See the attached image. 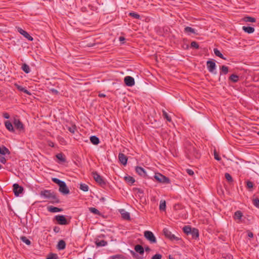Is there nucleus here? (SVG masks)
<instances>
[{"mask_svg": "<svg viewBox=\"0 0 259 259\" xmlns=\"http://www.w3.org/2000/svg\"><path fill=\"white\" fill-rule=\"evenodd\" d=\"M51 92L54 93V94H58V91L56 90V89H52L51 90Z\"/></svg>", "mask_w": 259, "mask_h": 259, "instance_id": "58", "label": "nucleus"}, {"mask_svg": "<svg viewBox=\"0 0 259 259\" xmlns=\"http://www.w3.org/2000/svg\"><path fill=\"white\" fill-rule=\"evenodd\" d=\"M225 178L226 179V180L229 182H233V179H232L231 176L229 173H226L225 174Z\"/></svg>", "mask_w": 259, "mask_h": 259, "instance_id": "45", "label": "nucleus"}, {"mask_svg": "<svg viewBox=\"0 0 259 259\" xmlns=\"http://www.w3.org/2000/svg\"><path fill=\"white\" fill-rule=\"evenodd\" d=\"M79 188L84 192H87L89 190V186L85 184H81Z\"/></svg>", "mask_w": 259, "mask_h": 259, "instance_id": "38", "label": "nucleus"}, {"mask_svg": "<svg viewBox=\"0 0 259 259\" xmlns=\"http://www.w3.org/2000/svg\"><path fill=\"white\" fill-rule=\"evenodd\" d=\"M56 157L62 162H65L66 160L62 153H58L56 155Z\"/></svg>", "mask_w": 259, "mask_h": 259, "instance_id": "42", "label": "nucleus"}, {"mask_svg": "<svg viewBox=\"0 0 259 259\" xmlns=\"http://www.w3.org/2000/svg\"><path fill=\"white\" fill-rule=\"evenodd\" d=\"M68 130L72 134H74L76 130V126L75 125H74L71 127H68Z\"/></svg>", "mask_w": 259, "mask_h": 259, "instance_id": "49", "label": "nucleus"}, {"mask_svg": "<svg viewBox=\"0 0 259 259\" xmlns=\"http://www.w3.org/2000/svg\"><path fill=\"white\" fill-rule=\"evenodd\" d=\"M120 212L123 219L126 220H130V214L129 212L126 211L124 209H121Z\"/></svg>", "mask_w": 259, "mask_h": 259, "instance_id": "17", "label": "nucleus"}, {"mask_svg": "<svg viewBox=\"0 0 259 259\" xmlns=\"http://www.w3.org/2000/svg\"><path fill=\"white\" fill-rule=\"evenodd\" d=\"M131 253L132 254V256L136 259H144L143 257L140 256L137 253L133 250L131 251Z\"/></svg>", "mask_w": 259, "mask_h": 259, "instance_id": "44", "label": "nucleus"}, {"mask_svg": "<svg viewBox=\"0 0 259 259\" xmlns=\"http://www.w3.org/2000/svg\"><path fill=\"white\" fill-rule=\"evenodd\" d=\"M166 208V202L165 200H161L159 205V209L161 210H165Z\"/></svg>", "mask_w": 259, "mask_h": 259, "instance_id": "37", "label": "nucleus"}, {"mask_svg": "<svg viewBox=\"0 0 259 259\" xmlns=\"http://www.w3.org/2000/svg\"><path fill=\"white\" fill-rule=\"evenodd\" d=\"M163 233L164 236L169 239L170 240H179V238L178 237H176L173 234H171V233L170 231L168 230L167 228H164L163 230Z\"/></svg>", "mask_w": 259, "mask_h": 259, "instance_id": "7", "label": "nucleus"}, {"mask_svg": "<svg viewBox=\"0 0 259 259\" xmlns=\"http://www.w3.org/2000/svg\"><path fill=\"white\" fill-rule=\"evenodd\" d=\"M124 81L125 84L128 87H132L135 84L134 78L130 76H126L124 77Z\"/></svg>", "mask_w": 259, "mask_h": 259, "instance_id": "11", "label": "nucleus"}, {"mask_svg": "<svg viewBox=\"0 0 259 259\" xmlns=\"http://www.w3.org/2000/svg\"><path fill=\"white\" fill-rule=\"evenodd\" d=\"M162 255L160 254H156L152 257L151 259H161Z\"/></svg>", "mask_w": 259, "mask_h": 259, "instance_id": "51", "label": "nucleus"}, {"mask_svg": "<svg viewBox=\"0 0 259 259\" xmlns=\"http://www.w3.org/2000/svg\"><path fill=\"white\" fill-rule=\"evenodd\" d=\"M119 40L120 41H123L125 40V38L123 36H120L119 38Z\"/></svg>", "mask_w": 259, "mask_h": 259, "instance_id": "60", "label": "nucleus"}, {"mask_svg": "<svg viewBox=\"0 0 259 259\" xmlns=\"http://www.w3.org/2000/svg\"><path fill=\"white\" fill-rule=\"evenodd\" d=\"M18 32L21 34L23 35L25 38L28 39L29 40H33V37L31 36H30L29 34V33L28 32H27L26 31H25L24 30H23L22 28L19 27L18 28Z\"/></svg>", "mask_w": 259, "mask_h": 259, "instance_id": "13", "label": "nucleus"}, {"mask_svg": "<svg viewBox=\"0 0 259 259\" xmlns=\"http://www.w3.org/2000/svg\"><path fill=\"white\" fill-rule=\"evenodd\" d=\"M187 172L190 175V176H193L194 175V171L190 169H187L186 170Z\"/></svg>", "mask_w": 259, "mask_h": 259, "instance_id": "54", "label": "nucleus"}, {"mask_svg": "<svg viewBox=\"0 0 259 259\" xmlns=\"http://www.w3.org/2000/svg\"><path fill=\"white\" fill-rule=\"evenodd\" d=\"M5 125L8 130H9L10 132H14L13 126L12 123L10 121H9V120L6 121L5 122Z\"/></svg>", "mask_w": 259, "mask_h": 259, "instance_id": "20", "label": "nucleus"}, {"mask_svg": "<svg viewBox=\"0 0 259 259\" xmlns=\"http://www.w3.org/2000/svg\"><path fill=\"white\" fill-rule=\"evenodd\" d=\"M52 181L53 182H54L55 183L58 184L59 185V186H60L64 182V181H61L56 178H52Z\"/></svg>", "mask_w": 259, "mask_h": 259, "instance_id": "40", "label": "nucleus"}, {"mask_svg": "<svg viewBox=\"0 0 259 259\" xmlns=\"http://www.w3.org/2000/svg\"><path fill=\"white\" fill-rule=\"evenodd\" d=\"M214 158L218 161L221 159V158L219 156L215 150L214 151Z\"/></svg>", "mask_w": 259, "mask_h": 259, "instance_id": "52", "label": "nucleus"}, {"mask_svg": "<svg viewBox=\"0 0 259 259\" xmlns=\"http://www.w3.org/2000/svg\"><path fill=\"white\" fill-rule=\"evenodd\" d=\"M206 66L209 72L216 74L217 72L215 71L216 69V64L214 61L208 60L206 62Z\"/></svg>", "mask_w": 259, "mask_h": 259, "instance_id": "5", "label": "nucleus"}, {"mask_svg": "<svg viewBox=\"0 0 259 259\" xmlns=\"http://www.w3.org/2000/svg\"><path fill=\"white\" fill-rule=\"evenodd\" d=\"M145 249L146 251H149L150 250V248L148 246L145 247Z\"/></svg>", "mask_w": 259, "mask_h": 259, "instance_id": "62", "label": "nucleus"}, {"mask_svg": "<svg viewBox=\"0 0 259 259\" xmlns=\"http://www.w3.org/2000/svg\"><path fill=\"white\" fill-rule=\"evenodd\" d=\"M118 256H114L113 257V259H118Z\"/></svg>", "mask_w": 259, "mask_h": 259, "instance_id": "64", "label": "nucleus"}, {"mask_svg": "<svg viewBox=\"0 0 259 259\" xmlns=\"http://www.w3.org/2000/svg\"><path fill=\"white\" fill-rule=\"evenodd\" d=\"M11 153L9 150L5 146L3 145L0 146V154L3 155L6 154L10 155Z\"/></svg>", "mask_w": 259, "mask_h": 259, "instance_id": "19", "label": "nucleus"}, {"mask_svg": "<svg viewBox=\"0 0 259 259\" xmlns=\"http://www.w3.org/2000/svg\"><path fill=\"white\" fill-rule=\"evenodd\" d=\"M3 117L6 119H9L10 118V115L8 113L5 112L3 113Z\"/></svg>", "mask_w": 259, "mask_h": 259, "instance_id": "55", "label": "nucleus"}, {"mask_svg": "<svg viewBox=\"0 0 259 259\" xmlns=\"http://www.w3.org/2000/svg\"><path fill=\"white\" fill-rule=\"evenodd\" d=\"M40 195L41 196L49 199L51 203H57L60 202L56 194L51 190H45L41 191L40 193Z\"/></svg>", "mask_w": 259, "mask_h": 259, "instance_id": "1", "label": "nucleus"}, {"mask_svg": "<svg viewBox=\"0 0 259 259\" xmlns=\"http://www.w3.org/2000/svg\"><path fill=\"white\" fill-rule=\"evenodd\" d=\"M186 152L188 157L190 159L193 157L197 159L200 157V154L192 144H189L186 147Z\"/></svg>", "mask_w": 259, "mask_h": 259, "instance_id": "2", "label": "nucleus"}, {"mask_svg": "<svg viewBox=\"0 0 259 259\" xmlns=\"http://www.w3.org/2000/svg\"><path fill=\"white\" fill-rule=\"evenodd\" d=\"M99 96L100 97H105L106 95L104 94H99Z\"/></svg>", "mask_w": 259, "mask_h": 259, "instance_id": "61", "label": "nucleus"}, {"mask_svg": "<svg viewBox=\"0 0 259 259\" xmlns=\"http://www.w3.org/2000/svg\"><path fill=\"white\" fill-rule=\"evenodd\" d=\"M135 250L137 252H138L140 254H143L144 253V249L143 247L141 245H136L135 246Z\"/></svg>", "mask_w": 259, "mask_h": 259, "instance_id": "21", "label": "nucleus"}, {"mask_svg": "<svg viewBox=\"0 0 259 259\" xmlns=\"http://www.w3.org/2000/svg\"><path fill=\"white\" fill-rule=\"evenodd\" d=\"M129 16L133 17L134 18L139 19H140V15L135 12H131L129 14Z\"/></svg>", "mask_w": 259, "mask_h": 259, "instance_id": "41", "label": "nucleus"}, {"mask_svg": "<svg viewBox=\"0 0 259 259\" xmlns=\"http://www.w3.org/2000/svg\"><path fill=\"white\" fill-rule=\"evenodd\" d=\"M247 235L250 238H252L253 237V233L250 231L248 232Z\"/></svg>", "mask_w": 259, "mask_h": 259, "instance_id": "57", "label": "nucleus"}, {"mask_svg": "<svg viewBox=\"0 0 259 259\" xmlns=\"http://www.w3.org/2000/svg\"><path fill=\"white\" fill-rule=\"evenodd\" d=\"M16 88L20 91L24 92L27 95H30L31 93L27 90H26L25 88L23 87L21 85H18L17 84H15Z\"/></svg>", "mask_w": 259, "mask_h": 259, "instance_id": "23", "label": "nucleus"}, {"mask_svg": "<svg viewBox=\"0 0 259 259\" xmlns=\"http://www.w3.org/2000/svg\"><path fill=\"white\" fill-rule=\"evenodd\" d=\"M20 240L28 245L31 244V241L25 236H23L20 237Z\"/></svg>", "mask_w": 259, "mask_h": 259, "instance_id": "36", "label": "nucleus"}, {"mask_svg": "<svg viewBox=\"0 0 259 259\" xmlns=\"http://www.w3.org/2000/svg\"><path fill=\"white\" fill-rule=\"evenodd\" d=\"M13 191L16 196H18L23 191V188L20 186L18 184H14L13 186Z\"/></svg>", "mask_w": 259, "mask_h": 259, "instance_id": "9", "label": "nucleus"}, {"mask_svg": "<svg viewBox=\"0 0 259 259\" xmlns=\"http://www.w3.org/2000/svg\"><path fill=\"white\" fill-rule=\"evenodd\" d=\"M92 175L95 181L101 186L105 185V182L103 178L96 171L92 172Z\"/></svg>", "mask_w": 259, "mask_h": 259, "instance_id": "6", "label": "nucleus"}, {"mask_svg": "<svg viewBox=\"0 0 259 259\" xmlns=\"http://www.w3.org/2000/svg\"><path fill=\"white\" fill-rule=\"evenodd\" d=\"M179 206H180V205H179V204H176V205H175V206H174V208H175V209H177V207H179Z\"/></svg>", "mask_w": 259, "mask_h": 259, "instance_id": "63", "label": "nucleus"}, {"mask_svg": "<svg viewBox=\"0 0 259 259\" xmlns=\"http://www.w3.org/2000/svg\"><path fill=\"white\" fill-rule=\"evenodd\" d=\"M229 79L233 82H237L239 80V76L233 74L229 77Z\"/></svg>", "mask_w": 259, "mask_h": 259, "instance_id": "34", "label": "nucleus"}, {"mask_svg": "<svg viewBox=\"0 0 259 259\" xmlns=\"http://www.w3.org/2000/svg\"><path fill=\"white\" fill-rule=\"evenodd\" d=\"M246 185L248 188L250 189L253 188V184L252 182L248 181L247 182Z\"/></svg>", "mask_w": 259, "mask_h": 259, "instance_id": "50", "label": "nucleus"}, {"mask_svg": "<svg viewBox=\"0 0 259 259\" xmlns=\"http://www.w3.org/2000/svg\"><path fill=\"white\" fill-rule=\"evenodd\" d=\"M59 191L64 195L68 194L70 192L65 182L59 186Z\"/></svg>", "mask_w": 259, "mask_h": 259, "instance_id": "10", "label": "nucleus"}, {"mask_svg": "<svg viewBox=\"0 0 259 259\" xmlns=\"http://www.w3.org/2000/svg\"><path fill=\"white\" fill-rule=\"evenodd\" d=\"M220 75H221L222 74H227L229 72L228 67L225 65H223L220 68Z\"/></svg>", "mask_w": 259, "mask_h": 259, "instance_id": "27", "label": "nucleus"}, {"mask_svg": "<svg viewBox=\"0 0 259 259\" xmlns=\"http://www.w3.org/2000/svg\"><path fill=\"white\" fill-rule=\"evenodd\" d=\"M144 237L150 241L151 243L156 242V239L153 233L150 231H145L144 233Z\"/></svg>", "mask_w": 259, "mask_h": 259, "instance_id": "4", "label": "nucleus"}, {"mask_svg": "<svg viewBox=\"0 0 259 259\" xmlns=\"http://www.w3.org/2000/svg\"><path fill=\"white\" fill-rule=\"evenodd\" d=\"M57 255L55 253H51L48 255L46 259H57Z\"/></svg>", "mask_w": 259, "mask_h": 259, "instance_id": "46", "label": "nucleus"}, {"mask_svg": "<svg viewBox=\"0 0 259 259\" xmlns=\"http://www.w3.org/2000/svg\"><path fill=\"white\" fill-rule=\"evenodd\" d=\"M89 210L91 212H92V213H94L95 214H98L99 215V214H100V211L97 209H96L95 207H90L89 208Z\"/></svg>", "mask_w": 259, "mask_h": 259, "instance_id": "43", "label": "nucleus"}, {"mask_svg": "<svg viewBox=\"0 0 259 259\" xmlns=\"http://www.w3.org/2000/svg\"><path fill=\"white\" fill-rule=\"evenodd\" d=\"M125 181L130 185H132L135 182V179L131 176H126L124 177Z\"/></svg>", "mask_w": 259, "mask_h": 259, "instance_id": "30", "label": "nucleus"}, {"mask_svg": "<svg viewBox=\"0 0 259 259\" xmlns=\"http://www.w3.org/2000/svg\"><path fill=\"white\" fill-rule=\"evenodd\" d=\"M213 51H214V54L217 56H218L224 60H226V58L224 57L223 54L220 52V51L219 50H218L217 49H214Z\"/></svg>", "mask_w": 259, "mask_h": 259, "instance_id": "28", "label": "nucleus"}, {"mask_svg": "<svg viewBox=\"0 0 259 259\" xmlns=\"http://www.w3.org/2000/svg\"><path fill=\"white\" fill-rule=\"evenodd\" d=\"M0 161L1 163L5 164L6 163L7 160L4 157L2 156L0 157Z\"/></svg>", "mask_w": 259, "mask_h": 259, "instance_id": "53", "label": "nucleus"}, {"mask_svg": "<svg viewBox=\"0 0 259 259\" xmlns=\"http://www.w3.org/2000/svg\"><path fill=\"white\" fill-rule=\"evenodd\" d=\"M253 204L256 207L259 208V199L257 198L253 199Z\"/></svg>", "mask_w": 259, "mask_h": 259, "instance_id": "47", "label": "nucleus"}, {"mask_svg": "<svg viewBox=\"0 0 259 259\" xmlns=\"http://www.w3.org/2000/svg\"><path fill=\"white\" fill-rule=\"evenodd\" d=\"M55 220L59 225H65L68 224L67 221L63 215H57L55 217Z\"/></svg>", "mask_w": 259, "mask_h": 259, "instance_id": "8", "label": "nucleus"}, {"mask_svg": "<svg viewBox=\"0 0 259 259\" xmlns=\"http://www.w3.org/2000/svg\"><path fill=\"white\" fill-rule=\"evenodd\" d=\"M162 114L164 118H165L168 121H171V117L168 115V113L165 111H162Z\"/></svg>", "mask_w": 259, "mask_h": 259, "instance_id": "39", "label": "nucleus"}, {"mask_svg": "<svg viewBox=\"0 0 259 259\" xmlns=\"http://www.w3.org/2000/svg\"><path fill=\"white\" fill-rule=\"evenodd\" d=\"M48 145L49 146H50L51 147H54V143L51 141H49Z\"/></svg>", "mask_w": 259, "mask_h": 259, "instance_id": "59", "label": "nucleus"}, {"mask_svg": "<svg viewBox=\"0 0 259 259\" xmlns=\"http://www.w3.org/2000/svg\"><path fill=\"white\" fill-rule=\"evenodd\" d=\"M135 169H136V172L140 176L143 177L146 176V175H147L146 172L143 167H142L141 166H136Z\"/></svg>", "mask_w": 259, "mask_h": 259, "instance_id": "15", "label": "nucleus"}, {"mask_svg": "<svg viewBox=\"0 0 259 259\" xmlns=\"http://www.w3.org/2000/svg\"><path fill=\"white\" fill-rule=\"evenodd\" d=\"M192 228L189 226H185L183 228V232L187 235H189Z\"/></svg>", "mask_w": 259, "mask_h": 259, "instance_id": "31", "label": "nucleus"}, {"mask_svg": "<svg viewBox=\"0 0 259 259\" xmlns=\"http://www.w3.org/2000/svg\"><path fill=\"white\" fill-rule=\"evenodd\" d=\"M48 209L50 211L52 212H57L61 211L62 210V209L61 208H59L58 207L54 206H50V207H49Z\"/></svg>", "mask_w": 259, "mask_h": 259, "instance_id": "33", "label": "nucleus"}, {"mask_svg": "<svg viewBox=\"0 0 259 259\" xmlns=\"http://www.w3.org/2000/svg\"><path fill=\"white\" fill-rule=\"evenodd\" d=\"M154 178L158 182L163 184H169V179L160 173H155Z\"/></svg>", "mask_w": 259, "mask_h": 259, "instance_id": "3", "label": "nucleus"}, {"mask_svg": "<svg viewBox=\"0 0 259 259\" xmlns=\"http://www.w3.org/2000/svg\"><path fill=\"white\" fill-rule=\"evenodd\" d=\"M95 243L97 247L105 246L107 244V242L104 240H100L99 238H96Z\"/></svg>", "mask_w": 259, "mask_h": 259, "instance_id": "16", "label": "nucleus"}, {"mask_svg": "<svg viewBox=\"0 0 259 259\" xmlns=\"http://www.w3.org/2000/svg\"><path fill=\"white\" fill-rule=\"evenodd\" d=\"M90 141L94 145H98L100 142L99 139L95 136H91L90 137Z\"/></svg>", "mask_w": 259, "mask_h": 259, "instance_id": "25", "label": "nucleus"}, {"mask_svg": "<svg viewBox=\"0 0 259 259\" xmlns=\"http://www.w3.org/2000/svg\"><path fill=\"white\" fill-rule=\"evenodd\" d=\"M184 31L185 33H188V34L191 33H195V29L189 26H187L185 28Z\"/></svg>", "mask_w": 259, "mask_h": 259, "instance_id": "26", "label": "nucleus"}, {"mask_svg": "<svg viewBox=\"0 0 259 259\" xmlns=\"http://www.w3.org/2000/svg\"><path fill=\"white\" fill-rule=\"evenodd\" d=\"M243 20L245 22H255V21H256V19L254 18L251 17L250 16L245 17L243 18Z\"/></svg>", "mask_w": 259, "mask_h": 259, "instance_id": "35", "label": "nucleus"}, {"mask_svg": "<svg viewBox=\"0 0 259 259\" xmlns=\"http://www.w3.org/2000/svg\"><path fill=\"white\" fill-rule=\"evenodd\" d=\"M21 68H22V70L26 73H28L30 71L29 66L25 63H24L22 65Z\"/></svg>", "mask_w": 259, "mask_h": 259, "instance_id": "29", "label": "nucleus"}, {"mask_svg": "<svg viewBox=\"0 0 259 259\" xmlns=\"http://www.w3.org/2000/svg\"><path fill=\"white\" fill-rule=\"evenodd\" d=\"M191 47L192 48H194L195 49H197L199 48V46L198 44L196 41H193L191 43Z\"/></svg>", "mask_w": 259, "mask_h": 259, "instance_id": "48", "label": "nucleus"}, {"mask_svg": "<svg viewBox=\"0 0 259 259\" xmlns=\"http://www.w3.org/2000/svg\"><path fill=\"white\" fill-rule=\"evenodd\" d=\"M13 123L17 130L20 131L24 130V125L20 119L15 118L14 119Z\"/></svg>", "mask_w": 259, "mask_h": 259, "instance_id": "12", "label": "nucleus"}, {"mask_svg": "<svg viewBox=\"0 0 259 259\" xmlns=\"http://www.w3.org/2000/svg\"><path fill=\"white\" fill-rule=\"evenodd\" d=\"M118 159L119 161L124 165L127 163V158L124 154L119 153L118 155Z\"/></svg>", "mask_w": 259, "mask_h": 259, "instance_id": "14", "label": "nucleus"}, {"mask_svg": "<svg viewBox=\"0 0 259 259\" xmlns=\"http://www.w3.org/2000/svg\"><path fill=\"white\" fill-rule=\"evenodd\" d=\"M189 234L192 235L193 239H197L199 235V231L196 228H192V231Z\"/></svg>", "mask_w": 259, "mask_h": 259, "instance_id": "18", "label": "nucleus"}, {"mask_svg": "<svg viewBox=\"0 0 259 259\" xmlns=\"http://www.w3.org/2000/svg\"><path fill=\"white\" fill-rule=\"evenodd\" d=\"M242 29L246 33L250 34L254 31V28L250 26H243Z\"/></svg>", "mask_w": 259, "mask_h": 259, "instance_id": "24", "label": "nucleus"}, {"mask_svg": "<svg viewBox=\"0 0 259 259\" xmlns=\"http://www.w3.org/2000/svg\"><path fill=\"white\" fill-rule=\"evenodd\" d=\"M242 215H243L242 212L240 210H238L235 212L234 218L235 220H241Z\"/></svg>", "mask_w": 259, "mask_h": 259, "instance_id": "32", "label": "nucleus"}, {"mask_svg": "<svg viewBox=\"0 0 259 259\" xmlns=\"http://www.w3.org/2000/svg\"><path fill=\"white\" fill-rule=\"evenodd\" d=\"M53 230L55 233H58L60 231V228L59 227L55 226L54 227Z\"/></svg>", "mask_w": 259, "mask_h": 259, "instance_id": "56", "label": "nucleus"}, {"mask_svg": "<svg viewBox=\"0 0 259 259\" xmlns=\"http://www.w3.org/2000/svg\"><path fill=\"white\" fill-rule=\"evenodd\" d=\"M66 243L63 240H61L58 242L57 244V249L59 250H63L65 248Z\"/></svg>", "mask_w": 259, "mask_h": 259, "instance_id": "22", "label": "nucleus"}]
</instances>
